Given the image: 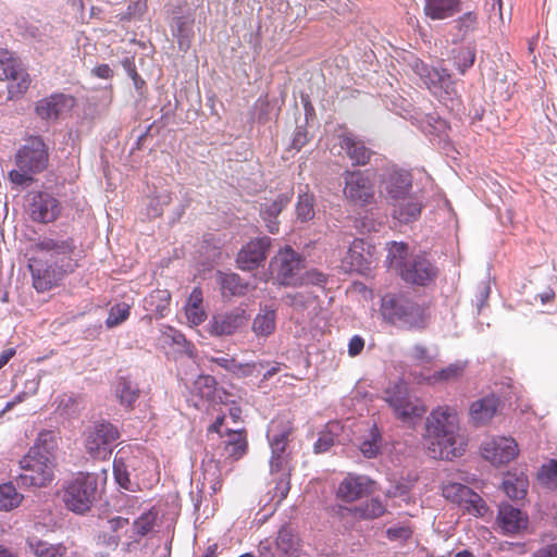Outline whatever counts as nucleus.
Instances as JSON below:
<instances>
[{
    "mask_svg": "<svg viewBox=\"0 0 557 557\" xmlns=\"http://www.w3.org/2000/svg\"><path fill=\"white\" fill-rule=\"evenodd\" d=\"M30 250L34 252L49 253L55 261L59 262L60 260L62 263V260L65 262L69 258H73L76 245L72 237L61 235H57L55 237L42 236L30 246Z\"/></svg>",
    "mask_w": 557,
    "mask_h": 557,
    "instance_id": "nucleus-19",
    "label": "nucleus"
},
{
    "mask_svg": "<svg viewBox=\"0 0 557 557\" xmlns=\"http://www.w3.org/2000/svg\"><path fill=\"white\" fill-rule=\"evenodd\" d=\"M255 363H239L234 360L231 369V373L237 377H247L253 374Z\"/></svg>",
    "mask_w": 557,
    "mask_h": 557,
    "instance_id": "nucleus-62",
    "label": "nucleus"
},
{
    "mask_svg": "<svg viewBox=\"0 0 557 557\" xmlns=\"http://www.w3.org/2000/svg\"><path fill=\"white\" fill-rule=\"evenodd\" d=\"M74 98L71 95L54 92L38 100L35 104V113L45 121H55L74 107Z\"/></svg>",
    "mask_w": 557,
    "mask_h": 557,
    "instance_id": "nucleus-21",
    "label": "nucleus"
},
{
    "mask_svg": "<svg viewBox=\"0 0 557 557\" xmlns=\"http://www.w3.org/2000/svg\"><path fill=\"white\" fill-rule=\"evenodd\" d=\"M77 267V261L74 258H69L65 262L62 260L60 264H58V261L48 264L41 259L33 257L28 263L33 286L39 293L51 289L64 274L73 272Z\"/></svg>",
    "mask_w": 557,
    "mask_h": 557,
    "instance_id": "nucleus-7",
    "label": "nucleus"
},
{
    "mask_svg": "<svg viewBox=\"0 0 557 557\" xmlns=\"http://www.w3.org/2000/svg\"><path fill=\"white\" fill-rule=\"evenodd\" d=\"M129 310L131 308L126 304L113 306L106 320L107 326L111 329L124 322L129 317Z\"/></svg>",
    "mask_w": 557,
    "mask_h": 557,
    "instance_id": "nucleus-55",
    "label": "nucleus"
},
{
    "mask_svg": "<svg viewBox=\"0 0 557 557\" xmlns=\"http://www.w3.org/2000/svg\"><path fill=\"white\" fill-rule=\"evenodd\" d=\"M97 492V475L81 472L66 485L63 502L69 510L85 513L96 500Z\"/></svg>",
    "mask_w": 557,
    "mask_h": 557,
    "instance_id": "nucleus-6",
    "label": "nucleus"
},
{
    "mask_svg": "<svg viewBox=\"0 0 557 557\" xmlns=\"http://www.w3.org/2000/svg\"><path fill=\"white\" fill-rule=\"evenodd\" d=\"M308 143V132L304 126H297L292 140V148L299 151Z\"/></svg>",
    "mask_w": 557,
    "mask_h": 557,
    "instance_id": "nucleus-63",
    "label": "nucleus"
},
{
    "mask_svg": "<svg viewBox=\"0 0 557 557\" xmlns=\"http://www.w3.org/2000/svg\"><path fill=\"white\" fill-rule=\"evenodd\" d=\"M26 544L37 557H63L66 554V547L63 544H50L35 536L27 539Z\"/></svg>",
    "mask_w": 557,
    "mask_h": 557,
    "instance_id": "nucleus-40",
    "label": "nucleus"
},
{
    "mask_svg": "<svg viewBox=\"0 0 557 557\" xmlns=\"http://www.w3.org/2000/svg\"><path fill=\"white\" fill-rule=\"evenodd\" d=\"M518 445L512 437H494L481 446L482 457L495 466L513 460L518 455Z\"/></svg>",
    "mask_w": 557,
    "mask_h": 557,
    "instance_id": "nucleus-17",
    "label": "nucleus"
},
{
    "mask_svg": "<svg viewBox=\"0 0 557 557\" xmlns=\"http://www.w3.org/2000/svg\"><path fill=\"white\" fill-rule=\"evenodd\" d=\"M171 294L166 289H154L144 298L143 307L147 314L161 319L170 312Z\"/></svg>",
    "mask_w": 557,
    "mask_h": 557,
    "instance_id": "nucleus-31",
    "label": "nucleus"
},
{
    "mask_svg": "<svg viewBox=\"0 0 557 557\" xmlns=\"http://www.w3.org/2000/svg\"><path fill=\"white\" fill-rule=\"evenodd\" d=\"M385 400L403 422L421 418L426 411L423 403L409 394L405 382H398L388 387L385 391Z\"/></svg>",
    "mask_w": 557,
    "mask_h": 557,
    "instance_id": "nucleus-9",
    "label": "nucleus"
},
{
    "mask_svg": "<svg viewBox=\"0 0 557 557\" xmlns=\"http://www.w3.org/2000/svg\"><path fill=\"white\" fill-rule=\"evenodd\" d=\"M271 272L280 285H321L325 275L315 269L306 270V260L290 247L281 249L271 262Z\"/></svg>",
    "mask_w": 557,
    "mask_h": 557,
    "instance_id": "nucleus-3",
    "label": "nucleus"
},
{
    "mask_svg": "<svg viewBox=\"0 0 557 557\" xmlns=\"http://www.w3.org/2000/svg\"><path fill=\"white\" fill-rule=\"evenodd\" d=\"M269 236L257 237L249 240L237 253V267L244 271L258 269L265 261L271 247Z\"/></svg>",
    "mask_w": 557,
    "mask_h": 557,
    "instance_id": "nucleus-16",
    "label": "nucleus"
},
{
    "mask_svg": "<svg viewBox=\"0 0 557 557\" xmlns=\"http://www.w3.org/2000/svg\"><path fill=\"white\" fill-rule=\"evenodd\" d=\"M411 535H412V530L409 525H406V524L391 527L386 530V536L391 541L405 542L408 539H410Z\"/></svg>",
    "mask_w": 557,
    "mask_h": 557,
    "instance_id": "nucleus-59",
    "label": "nucleus"
},
{
    "mask_svg": "<svg viewBox=\"0 0 557 557\" xmlns=\"http://www.w3.org/2000/svg\"><path fill=\"white\" fill-rule=\"evenodd\" d=\"M498 407L497 397L486 396L471 404L469 414L474 424H485L496 414Z\"/></svg>",
    "mask_w": 557,
    "mask_h": 557,
    "instance_id": "nucleus-32",
    "label": "nucleus"
},
{
    "mask_svg": "<svg viewBox=\"0 0 557 557\" xmlns=\"http://www.w3.org/2000/svg\"><path fill=\"white\" fill-rule=\"evenodd\" d=\"M52 26L50 25H37V24H26L23 27V37L25 39L32 40L35 44L42 45L45 47H49L52 44L51 37Z\"/></svg>",
    "mask_w": 557,
    "mask_h": 557,
    "instance_id": "nucleus-43",
    "label": "nucleus"
},
{
    "mask_svg": "<svg viewBox=\"0 0 557 557\" xmlns=\"http://www.w3.org/2000/svg\"><path fill=\"white\" fill-rule=\"evenodd\" d=\"M227 440L225 443V453L227 457L238 460L242 458L248 449V442L246 438V432L243 431H226Z\"/></svg>",
    "mask_w": 557,
    "mask_h": 557,
    "instance_id": "nucleus-41",
    "label": "nucleus"
},
{
    "mask_svg": "<svg viewBox=\"0 0 557 557\" xmlns=\"http://www.w3.org/2000/svg\"><path fill=\"white\" fill-rule=\"evenodd\" d=\"M380 311L384 321L407 330L424 329L429 321L426 307L407 294H386Z\"/></svg>",
    "mask_w": 557,
    "mask_h": 557,
    "instance_id": "nucleus-4",
    "label": "nucleus"
},
{
    "mask_svg": "<svg viewBox=\"0 0 557 557\" xmlns=\"http://www.w3.org/2000/svg\"><path fill=\"white\" fill-rule=\"evenodd\" d=\"M0 70L5 79L11 83L8 85L10 98L17 95H24L30 84V77L26 72L23 62L13 52L0 49Z\"/></svg>",
    "mask_w": 557,
    "mask_h": 557,
    "instance_id": "nucleus-13",
    "label": "nucleus"
},
{
    "mask_svg": "<svg viewBox=\"0 0 557 557\" xmlns=\"http://www.w3.org/2000/svg\"><path fill=\"white\" fill-rule=\"evenodd\" d=\"M339 146L349 157L354 165H366L372 156V150L355 134L345 132L338 136Z\"/></svg>",
    "mask_w": 557,
    "mask_h": 557,
    "instance_id": "nucleus-26",
    "label": "nucleus"
},
{
    "mask_svg": "<svg viewBox=\"0 0 557 557\" xmlns=\"http://www.w3.org/2000/svg\"><path fill=\"white\" fill-rule=\"evenodd\" d=\"M315 196L309 190V186L305 185L299 188L297 202L295 207L296 219L301 223L309 222L315 216Z\"/></svg>",
    "mask_w": 557,
    "mask_h": 557,
    "instance_id": "nucleus-36",
    "label": "nucleus"
},
{
    "mask_svg": "<svg viewBox=\"0 0 557 557\" xmlns=\"http://www.w3.org/2000/svg\"><path fill=\"white\" fill-rule=\"evenodd\" d=\"M30 171H24L21 169L12 170L9 172V178L12 183L20 185V186H26L29 185L33 182Z\"/></svg>",
    "mask_w": 557,
    "mask_h": 557,
    "instance_id": "nucleus-61",
    "label": "nucleus"
},
{
    "mask_svg": "<svg viewBox=\"0 0 557 557\" xmlns=\"http://www.w3.org/2000/svg\"><path fill=\"white\" fill-rule=\"evenodd\" d=\"M467 367V362L465 361H456L449 363L447 367L435 371L432 375L429 376L430 383H449L456 382L462 377L465 370Z\"/></svg>",
    "mask_w": 557,
    "mask_h": 557,
    "instance_id": "nucleus-42",
    "label": "nucleus"
},
{
    "mask_svg": "<svg viewBox=\"0 0 557 557\" xmlns=\"http://www.w3.org/2000/svg\"><path fill=\"white\" fill-rule=\"evenodd\" d=\"M476 57V45L468 42L451 50V60L457 71L465 75L467 71L472 67Z\"/></svg>",
    "mask_w": 557,
    "mask_h": 557,
    "instance_id": "nucleus-39",
    "label": "nucleus"
},
{
    "mask_svg": "<svg viewBox=\"0 0 557 557\" xmlns=\"http://www.w3.org/2000/svg\"><path fill=\"white\" fill-rule=\"evenodd\" d=\"M219 284L223 297H240L246 295L250 284L242 278L237 273L219 272Z\"/></svg>",
    "mask_w": 557,
    "mask_h": 557,
    "instance_id": "nucleus-35",
    "label": "nucleus"
},
{
    "mask_svg": "<svg viewBox=\"0 0 557 557\" xmlns=\"http://www.w3.org/2000/svg\"><path fill=\"white\" fill-rule=\"evenodd\" d=\"M372 246L361 238H355L344 262L349 264L350 271L364 274L371 270L372 267Z\"/></svg>",
    "mask_w": 557,
    "mask_h": 557,
    "instance_id": "nucleus-24",
    "label": "nucleus"
},
{
    "mask_svg": "<svg viewBox=\"0 0 557 557\" xmlns=\"http://www.w3.org/2000/svg\"><path fill=\"white\" fill-rule=\"evenodd\" d=\"M283 301L287 306L301 311L310 304V296L300 292L288 293L283 296Z\"/></svg>",
    "mask_w": 557,
    "mask_h": 557,
    "instance_id": "nucleus-58",
    "label": "nucleus"
},
{
    "mask_svg": "<svg viewBox=\"0 0 557 557\" xmlns=\"http://www.w3.org/2000/svg\"><path fill=\"white\" fill-rule=\"evenodd\" d=\"M147 10L146 0H132L124 13L116 15L121 22H129L135 18H141Z\"/></svg>",
    "mask_w": 557,
    "mask_h": 557,
    "instance_id": "nucleus-53",
    "label": "nucleus"
},
{
    "mask_svg": "<svg viewBox=\"0 0 557 557\" xmlns=\"http://www.w3.org/2000/svg\"><path fill=\"white\" fill-rule=\"evenodd\" d=\"M458 29V39H463L469 33L476 28L478 17L473 12H467L455 21Z\"/></svg>",
    "mask_w": 557,
    "mask_h": 557,
    "instance_id": "nucleus-52",
    "label": "nucleus"
},
{
    "mask_svg": "<svg viewBox=\"0 0 557 557\" xmlns=\"http://www.w3.org/2000/svg\"><path fill=\"white\" fill-rule=\"evenodd\" d=\"M293 193H282L276 196L273 200H265L260 203L259 212L260 216L272 234H276L280 231V214L290 203Z\"/></svg>",
    "mask_w": 557,
    "mask_h": 557,
    "instance_id": "nucleus-23",
    "label": "nucleus"
},
{
    "mask_svg": "<svg viewBox=\"0 0 557 557\" xmlns=\"http://www.w3.org/2000/svg\"><path fill=\"white\" fill-rule=\"evenodd\" d=\"M24 496L17 492L12 482L0 484V510L11 511L17 508Z\"/></svg>",
    "mask_w": 557,
    "mask_h": 557,
    "instance_id": "nucleus-44",
    "label": "nucleus"
},
{
    "mask_svg": "<svg viewBox=\"0 0 557 557\" xmlns=\"http://www.w3.org/2000/svg\"><path fill=\"white\" fill-rule=\"evenodd\" d=\"M344 181V194L350 202L358 206L371 202L374 196L373 186L361 171H346Z\"/></svg>",
    "mask_w": 557,
    "mask_h": 557,
    "instance_id": "nucleus-18",
    "label": "nucleus"
},
{
    "mask_svg": "<svg viewBox=\"0 0 557 557\" xmlns=\"http://www.w3.org/2000/svg\"><path fill=\"white\" fill-rule=\"evenodd\" d=\"M424 14L432 21L453 17L461 11L460 0H424Z\"/></svg>",
    "mask_w": 557,
    "mask_h": 557,
    "instance_id": "nucleus-29",
    "label": "nucleus"
},
{
    "mask_svg": "<svg viewBox=\"0 0 557 557\" xmlns=\"http://www.w3.org/2000/svg\"><path fill=\"white\" fill-rule=\"evenodd\" d=\"M541 475L547 480V482L557 486V458L550 459L547 463L541 468Z\"/></svg>",
    "mask_w": 557,
    "mask_h": 557,
    "instance_id": "nucleus-60",
    "label": "nucleus"
},
{
    "mask_svg": "<svg viewBox=\"0 0 557 557\" xmlns=\"http://www.w3.org/2000/svg\"><path fill=\"white\" fill-rule=\"evenodd\" d=\"M186 314L188 320L196 325L202 323L206 319L205 310L198 305L188 306Z\"/></svg>",
    "mask_w": 557,
    "mask_h": 557,
    "instance_id": "nucleus-64",
    "label": "nucleus"
},
{
    "mask_svg": "<svg viewBox=\"0 0 557 557\" xmlns=\"http://www.w3.org/2000/svg\"><path fill=\"white\" fill-rule=\"evenodd\" d=\"M293 431V425L289 422L272 421L267 434L272 453L270 460L271 472L289 467V454L286 449Z\"/></svg>",
    "mask_w": 557,
    "mask_h": 557,
    "instance_id": "nucleus-11",
    "label": "nucleus"
},
{
    "mask_svg": "<svg viewBox=\"0 0 557 557\" xmlns=\"http://www.w3.org/2000/svg\"><path fill=\"white\" fill-rule=\"evenodd\" d=\"M528 485V480L522 474L519 476L508 474L503 482V488L506 495L517 500L524 498Z\"/></svg>",
    "mask_w": 557,
    "mask_h": 557,
    "instance_id": "nucleus-45",
    "label": "nucleus"
},
{
    "mask_svg": "<svg viewBox=\"0 0 557 557\" xmlns=\"http://www.w3.org/2000/svg\"><path fill=\"white\" fill-rule=\"evenodd\" d=\"M276 330V309L272 306L261 305L252 320L251 331L258 338H267Z\"/></svg>",
    "mask_w": 557,
    "mask_h": 557,
    "instance_id": "nucleus-30",
    "label": "nucleus"
},
{
    "mask_svg": "<svg viewBox=\"0 0 557 557\" xmlns=\"http://www.w3.org/2000/svg\"><path fill=\"white\" fill-rule=\"evenodd\" d=\"M172 32L173 36L177 39L178 48L186 51L193 34L191 24L183 16L175 17L172 24Z\"/></svg>",
    "mask_w": 557,
    "mask_h": 557,
    "instance_id": "nucleus-49",
    "label": "nucleus"
},
{
    "mask_svg": "<svg viewBox=\"0 0 557 557\" xmlns=\"http://www.w3.org/2000/svg\"><path fill=\"white\" fill-rule=\"evenodd\" d=\"M83 397L74 394H63L58 404V411L61 416L73 418L83 410Z\"/></svg>",
    "mask_w": 557,
    "mask_h": 557,
    "instance_id": "nucleus-47",
    "label": "nucleus"
},
{
    "mask_svg": "<svg viewBox=\"0 0 557 557\" xmlns=\"http://www.w3.org/2000/svg\"><path fill=\"white\" fill-rule=\"evenodd\" d=\"M334 428H337V424H329L327 430L320 434L313 447L315 454L326 453L335 444Z\"/></svg>",
    "mask_w": 557,
    "mask_h": 557,
    "instance_id": "nucleus-56",
    "label": "nucleus"
},
{
    "mask_svg": "<svg viewBox=\"0 0 557 557\" xmlns=\"http://www.w3.org/2000/svg\"><path fill=\"white\" fill-rule=\"evenodd\" d=\"M123 449L119 450L113 460V474L116 483L128 491H132V482L129 479L128 465Z\"/></svg>",
    "mask_w": 557,
    "mask_h": 557,
    "instance_id": "nucleus-46",
    "label": "nucleus"
},
{
    "mask_svg": "<svg viewBox=\"0 0 557 557\" xmlns=\"http://www.w3.org/2000/svg\"><path fill=\"white\" fill-rule=\"evenodd\" d=\"M374 491V481L362 474L348 473L338 484L336 497L352 503L369 496Z\"/></svg>",
    "mask_w": 557,
    "mask_h": 557,
    "instance_id": "nucleus-20",
    "label": "nucleus"
},
{
    "mask_svg": "<svg viewBox=\"0 0 557 557\" xmlns=\"http://www.w3.org/2000/svg\"><path fill=\"white\" fill-rule=\"evenodd\" d=\"M171 202L170 194L164 190L159 195L147 197L146 199V216L148 219H154L162 214L163 208Z\"/></svg>",
    "mask_w": 557,
    "mask_h": 557,
    "instance_id": "nucleus-50",
    "label": "nucleus"
},
{
    "mask_svg": "<svg viewBox=\"0 0 557 557\" xmlns=\"http://www.w3.org/2000/svg\"><path fill=\"white\" fill-rule=\"evenodd\" d=\"M156 513L147 511L141 513L133 523V528L137 535L146 536L152 531L156 523Z\"/></svg>",
    "mask_w": 557,
    "mask_h": 557,
    "instance_id": "nucleus-54",
    "label": "nucleus"
},
{
    "mask_svg": "<svg viewBox=\"0 0 557 557\" xmlns=\"http://www.w3.org/2000/svg\"><path fill=\"white\" fill-rule=\"evenodd\" d=\"M115 395L121 406L132 410L140 396L138 384L133 382L128 376H119L115 385Z\"/></svg>",
    "mask_w": 557,
    "mask_h": 557,
    "instance_id": "nucleus-34",
    "label": "nucleus"
},
{
    "mask_svg": "<svg viewBox=\"0 0 557 557\" xmlns=\"http://www.w3.org/2000/svg\"><path fill=\"white\" fill-rule=\"evenodd\" d=\"M57 449L58 433L52 430H42L38 433L34 445L28 449L27 454L48 458L51 462H55Z\"/></svg>",
    "mask_w": 557,
    "mask_h": 557,
    "instance_id": "nucleus-28",
    "label": "nucleus"
},
{
    "mask_svg": "<svg viewBox=\"0 0 557 557\" xmlns=\"http://www.w3.org/2000/svg\"><path fill=\"white\" fill-rule=\"evenodd\" d=\"M471 488L467 485L457 482H449L443 486V496L462 507L471 496Z\"/></svg>",
    "mask_w": 557,
    "mask_h": 557,
    "instance_id": "nucleus-48",
    "label": "nucleus"
},
{
    "mask_svg": "<svg viewBox=\"0 0 557 557\" xmlns=\"http://www.w3.org/2000/svg\"><path fill=\"white\" fill-rule=\"evenodd\" d=\"M425 437L432 458L451 460L466 451L467 442L460 433L457 411L440 406L426 418Z\"/></svg>",
    "mask_w": 557,
    "mask_h": 557,
    "instance_id": "nucleus-1",
    "label": "nucleus"
},
{
    "mask_svg": "<svg viewBox=\"0 0 557 557\" xmlns=\"http://www.w3.org/2000/svg\"><path fill=\"white\" fill-rule=\"evenodd\" d=\"M528 516L519 508L508 503H502L498 507L497 524L507 534H516L527 529Z\"/></svg>",
    "mask_w": 557,
    "mask_h": 557,
    "instance_id": "nucleus-25",
    "label": "nucleus"
},
{
    "mask_svg": "<svg viewBox=\"0 0 557 557\" xmlns=\"http://www.w3.org/2000/svg\"><path fill=\"white\" fill-rule=\"evenodd\" d=\"M462 508L475 517H485L488 512V506L485 500L473 491H471V496H469Z\"/></svg>",
    "mask_w": 557,
    "mask_h": 557,
    "instance_id": "nucleus-51",
    "label": "nucleus"
},
{
    "mask_svg": "<svg viewBox=\"0 0 557 557\" xmlns=\"http://www.w3.org/2000/svg\"><path fill=\"white\" fill-rule=\"evenodd\" d=\"M275 544L277 550L288 557H301L302 555V541L289 524H284L278 530Z\"/></svg>",
    "mask_w": 557,
    "mask_h": 557,
    "instance_id": "nucleus-27",
    "label": "nucleus"
},
{
    "mask_svg": "<svg viewBox=\"0 0 557 557\" xmlns=\"http://www.w3.org/2000/svg\"><path fill=\"white\" fill-rule=\"evenodd\" d=\"M49 161L48 148L40 136L30 137L15 154L18 169L37 174L47 169Z\"/></svg>",
    "mask_w": 557,
    "mask_h": 557,
    "instance_id": "nucleus-14",
    "label": "nucleus"
},
{
    "mask_svg": "<svg viewBox=\"0 0 557 557\" xmlns=\"http://www.w3.org/2000/svg\"><path fill=\"white\" fill-rule=\"evenodd\" d=\"M119 437L120 432L111 422H96L88 431L86 449L92 458L104 460L111 455L112 445Z\"/></svg>",
    "mask_w": 557,
    "mask_h": 557,
    "instance_id": "nucleus-12",
    "label": "nucleus"
},
{
    "mask_svg": "<svg viewBox=\"0 0 557 557\" xmlns=\"http://www.w3.org/2000/svg\"><path fill=\"white\" fill-rule=\"evenodd\" d=\"M289 472V467L285 468L284 470H275L274 472H271L273 475H277V478L275 479V493L276 495L280 496L281 499L287 496L290 488Z\"/></svg>",
    "mask_w": 557,
    "mask_h": 557,
    "instance_id": "nucleus-57",
    "label": "nucleus"
},
{
    "mask_svg": "<svg viewBox=\"0 0 557 557\" xmlns=\"http://www.w3.org/2000/svg\"><path fill=\"white\" fill-rule=\"evenodd\" d=\"M344 510L357 520H374L386 512V506L379 497H372L357 506L344 508Z\"/></svg>",
    "mask_w": 557,
    "mask_h": 557,
    "instance_id": "nucleus-33",
    "label": "nucleus"
},
{
    "mask_svg": "<svg viewBox=\"0 0 557 557\" xmlns=\"http://www.w3.org/2000/svg\"><path fill=\"white\" fill-rule=\"evenodd\" d=\"M250 320V314L244 306H237L224 312L214 314L207 324V331L215 337L232 336L244 331Z\"/></svg>",
    "mask_w": 557,
    "mask_h": 557,
    "instance_id": "nucleus-10",
    "label": "nucleus"
},
{
    "mask_svg": "<svg viewBox=\"0 0 557 557\" xmlns=\"http://www.w3.org/2000/svg\"><path fill=\"white\" fill-rule=\"evenodd\" d=\"M412 71L420 77L426 88L445 106L453 108L459 100L456 81L449 71L443 66H431L422 60L414 58L410 62Z\"/></svg>",
    "mask_w": 557,
    "mask_h": 557,
    "instance_id": "nucleus-5",
    "label": "nucleus"
},
{
    "mask_svg": "<svg viewBox=\"0 0 557 557\" xmlns=\"http://www.w3.org/2000/svg\"><path fill=\"white\" fill-rule=\"evenodd\" d=\"M358 446L363 457L368 459L377 457L383 446V436L375 423L371 425L366 435L359 438Z\"/></svg>",
    "mask_w": 557,
    "mask_h": 557,
    "instance_id": "nucleus-37",
    "label": "nucleus"
},
{
    "mask_svg": "<svg viewBox=\"0 0 557 557\" xmlns=\"http://www.w3.org/2000/svg\"><path fill=\"white\" fill-rule=\"evenodd\" d=\"M386 249L388 268L406 284L418 287L435 284L440 270L424 253H410L408 244L404 242H389Z\"/></svg>",
    "mask_w": 557,
    "mask_h": 557,
    "instance_id": "nucleus-2",
    "label": "nucleus"
},
{
    "mask_svg": "<svg viewBox=\"0 0 557 557\" xmlns=\"http://www.w3.org/2000/svg\"><path fill=\"white\" fill-rule=\"evenodd\" d=\"M395 205L393 215L400 223L409 224L419 219L422 210V203L414 197L407 196L406 200H398Z\"/></svg>",
    "mask_w": 557,
    "mask_h": 557,
    "instance_id": "nucleus-38",
    "label": "nucleus"
},
{
    "mask_svg": "<svg viewBox=\"0 0 557 557\" xmlns=\"http://www.w3.org/2000/svg\"><path fill=\"white\" fill-rule=\"evenodd\" d=\"M20 468L22 472L16 476L20 487H45L54 478L55 462L26 454L20 460Z\"/></svg>",
    "mask_w": 557,
    "mask_h": 557,
    "instance_id": "nucleus-8",
    "label": "nucleus"
},
{
    "mask_svg": "<svg viewBox=\"0 0 557 557\" xmlns=\"http://www.w3.org/2000/svg\"><path fill=\"white\" fill-rule=\"evenodd\" d=\"M62 210L60 201L47 191L29 193L27 213L34 222L48 224L54 222Z\"/></svg>",
    "mask_w": 557,
    "mask_h": 557,
    "instance_id": "nucleus-15",
    "label": "nucleus"
},
{
    "mask_svg": "<svg viewBox=\"0 0 557 557\" xmlns=\"http://www.w3.org/2000/svg\"><path fill=\"white\" fill-rule=\"evenodd\" d=\"M411 187V174L398 169L387 171L381 184L382 193L394 201L406 200L407 196H410Z\"/></svg>",
    "mask_w": 557,
    "mask_h": 557,
    "instance_id": "nucleus-22",
    "label": "nucleus"
}]
</instances>
